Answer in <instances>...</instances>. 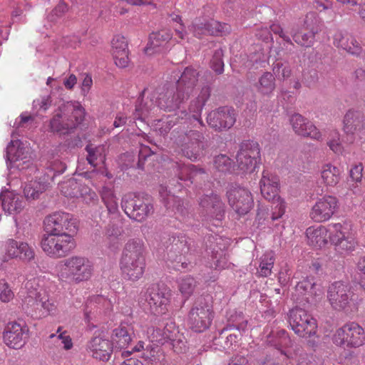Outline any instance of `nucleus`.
<instances>
[{
  "label": "nucleus",
  "instance_id": "obj_31",
  "mask_svg": "<svg viewBox=\"0 0 365 365\" xmlns=\"http://www.w3.org/2000/svg\"><path fill=\"white\" fill-rule=\"evenodd\" d=\"M306 237L309 245L314 249L324 248L329 242L331 235L329 225L328 227L315 225L309 227L306 230Z\"/></svg>",
  "mask_w": 365,
  "mask_h": 365
},
{
  "label": "nucleus",
  "instance_id": "obj_47",
  "mask_svg": "<svg viewBox=\"0 0 365 365\" xmlns=\"http://www.w3.org/2000/svg\"><path fill=\"white\" fill-rule=\"evenodd\" d=\"M91 307H94L99 312H103L105 314L110 312L113 309V304L111 301L103 296H96L88 302L87 309Z\"/></svg>",
  "mask_w": 365,
  "mask_h": 365
},
{
  "label": "nucleus",
  "instance_id": "obj_56",
  "mask_svg": "<svg viewBox=\"0 0 365 365\" xmlns=\"http://www.w3.org/2000/svg\"><path fill=\"white\" fill-rule=\"evenodd\" d=\"M14 297V293L9 284L5 279L0 280V301L4 303L11 302Z\"/></svg>",
  "mask_w": 365,
  "mask_h": 365
},
{
  "label": "nucleus",
  "instance_id": "obj_44",
  "mask_svg": "<svg viewBox=\"0 0 365 365\" xmlns=\"http://www.w3.org/2000/svg\"><path fill=\"white\" fill-rule=\"evenodd\" d=\"M176 173L181 180H190L198 174L203 173L202 169H197L195 165L190 164H180L175 163Z\"/></svg>",
  "mask_w": 365,
  "mask_h": 365
},
{
  "label": "nucleus",
  "instance_id": "obj_37",
  "mask_svg": "<svg viewBox=\"0 0 365 365\" xmlns=\"http://www.w3.org/2000/svg\"><path fill=\"white\" fill-rule=\"evenodd\" d=\"M133 327L128 323H121L119 327L114 329L112 334V344L116 348L124 349L132 340Z\"/></svg>",
  "mask_w": 365,
  "mask_h": 365
},
{
  "label": "nucleus",
  "instance_id": "obj_49",
  "mask_svg": "<svg viewBox=\"0 0 365 365\" xmlns=\"http://www.w3.org/2000/svg\"><path fill=\"white\" fill-rule=\"evenodd\" d=\"M86 150L88 153L87 160L88 163L93 167L97 166L99 163L103 164L105 156L103 155V148H92L91 145L86 147Z\"/></svg>",
  "mask_w": 365,
  "mask_h": 365
},
{
  "label": "nucleus",
  "instance_id": "obj_54",
  "mask_svg": "<svg viewBox=\"0 0 365 365\" xmlns=\"http://www.w3.org/2000/svg\"><path fill=\"white\" fill-rule=\"evenodd\" d=\"M272 201V220H275L280 218L285 212V202L279 196L275 197Z\"/></svg>",
  "mask_w": 365,
  "mask_h": 365
},
{
  "label": "nucleus",
  "instance_id": "obj_26",
  "mask_svg": "<svg viewBox=\"0 0 365 365\" xmlns=\"http://www.w3.org/2000/svg\"><path fill=\"white\" fill-rule=\"evenodd\" d=\"M235 120V110L227 107L210 112L207 118L208 125L216 130L230 128Z\"/></svg>",
  "mask_w": 365,
  "mask_h": 365
},
{
  "label": "nucleus",
  "instance_id": "obj_33",
  "mask_svg": "<svg viewBox=\"0 0 365 365\" xmlns=\"http://www.w3.org/2000/svg\"><path fill=\"white\" fill-rule=\"evenodd\" d=\"M190 30L194 35L200 38V35L208 34L210 35H218L223 34L228 30L227 24H222L214 19H210L206 23H200V19L195 20L192 24Z\"/></svg>",
  "mask_w": 365,
  "mask_h": 365
},
{
  "label": "nucleus",
  "instance_id": "obj_52",
  "mask_svg": "<svg viewBox=\"0 0 365 365\" xmlns=\"http://www.w3.org/2000/svg\"><path fill=\"white\" fill-rule=\"evenodd\" d=\"M195 286V281L190 276L182 277L179 281V289L186 298L192 293Z\"/></svg>",
  "mask_w": 365,
  "mask_h": 365
},
{
  "label": "nucleus",
  "instance_id": "obj_41",
  "mask_svg": "<svg viewBox=\"0 0 365 365\" xmlns=\"http://www.w3.org/2000/svg\"><path fill=\"white\" fill-rule=\"evenodd\" d=\"M103 203L109 213H115L118 210V198L112 184H106L98 190Z\"/></svg>",
  "mask_w": 365,
  "mask_h": 365
},
{
  "label": "nucleus",
  "instance_id": "obj_32",
  "mask_svg": "<svg viewBox=\"0 0 365 365\" xmlns=\"http://www.w3.org/2000/svg\"><path fill=\"white\" fill-rule=\"evenodd\" d=\"M32 174L31 175H23L19 174V177L23 180H26L25 185L24 187V196L27 200H36L46 190L47 184L46 181H39L36 178L38 176L36 174Z\"/></svg>",
  "mask_w": 365,
  "mask_h": 365
},
{
  "label": "nucleus",
  "instance_id": "obj_57",
  "mask_svg": "<svg viewBox=\"0 0 365 365\" xmlns=\"http://www.w3.org/2000/svg\"><path fill=\"white\" fill-rule=\"evenodd\" d=\"M212 260L214 262L215 269H223L228 268L230 264L225 253L223 250L216 251L212 253Z\"/></svg>",
  "mask_w": 365,
  "mask_h": 365
},
{
  "label": "nucleus",
  "instance_id": "obj_42",
  "mask_svg": "<svg viewBox=\"0 0 365 365\" xmlns=\"http://www.w3.org/2000/svg\"><path fill=\"white\" fill-rule=\"evenodd\" d=\"M200 205L204 208L213 210V212H217V223L215 225L218 226L222 212V206L220 197L216 194L206 195L200 200Z\"/></svg>",
  "mask_w": 365,
  "mask_h": 365
},
{
  "label": "nucleus",
  "instance_id": "obj_64",
  "mask_svg": "<svg viewBox=\"0 0 365 365\" xmlns=\"http://www.w3.org/2000/svg\"><path fill=\"white\" fill-rule=\"evenodd\" d=\"M57 338L61 341L63 349L68 351L73 348V344L71 337L67 334L66 331L60 333Z\"/></svg>",
  "mask_w": 365,
  "mask_h": 365
},
{
  "label": "nucleus",
  "instance_id": "obj_28",
  "mask_svg": "<svg viewBox=\"0 0 365 365\" xmlns=\"http://www.w3.org/2000/svg\"><path fill=\"white\" fill-rule=\"evenodd\" d=\"M290 124L294 133L299 135L317 140L322 138V135L319 129L311 121L298 113H294L291 116Z\"/></svg>",
  "mask_w": 365,
  "mask_h": 365
},
{
  "label": "nucleus",
  "instance_id": "obj_8",
  "mask_svg": "<svg viewBox=\"0 0 365 365\" xmlns=\"http://www.w3.org/2000/svg\"><path fill=\"white\" fill-rule=\"evenodd\" d=\"M41 247L50 257L61 258L68 255L75 248V237L70 234L46 232L41 239Z\"/></svg>",
  "mask_w": 365,
  "mask_h": 365
},
{
  "label": "nucleus",
  "instance_id": "obj_35",
  "mask_svg": "<svg viewBox=\"0 0 365 365\" xmlns=\"http://www.w3.org/2000/svg\"><path fill=\"white\" fill-rule=\"evenodd\" d=\"M334 44L352 55L358 56L362 51L359 42L353 36L349 34L336 33L334 36Z\"/></svg>",
  "mask_w": 365,
  "mask_h": 365
},
{
  "label": "nucleus",
  "instance_id": "obj_58",
  "mask_svg": "<svg viewBox=\"0 0 365 365\" xmlns=\"http://www.w3.org/2000/svg\"><path fill=\"white\" fill-rule=\"evenodd\" d=\"M274 73L283 79L287 78L291 76V68L287 63L277 62L273 67Z\"/></svg>",
  "mask_w": 365,
  "mask_h": 365
},
{
  "label": "nucleus",
  "instance_id": "obj_30",
  "mask_svg": "<svg viewBox=\"0 0 365 365\" xmlns=\"http://www.w3.org/2000/svg\"><path fill=\"white\" fill-rule=\"evenodd\" d=\"M111 53L115 63L120 68H125L129 63L128 43L125 37L116 34L111 41Z\"/></svg>",
  "mask_w": 365,
  "mask_h": 365
},
{
  "label": "nucleus",
  "instance_id": "obj_51",
  "mask_svg": "<svg viewBox=\"0 0 365 365\" xmlns=\"http://www.w3.org/2000/svg\"><path fill=\"white\" fill-rule=\"evenodd\" d=\"M327 145L334 153L336 154L342 153L344 148L341 142L340 134L337 130H334L330 132L327 139Z\"/></svg>",
  "mask_w": 365,
  "mask_h": 365
},
{
  "label": "nucleus",
  "instance_id": "obj_34",
  "mask_svg": "<svg viewBox=\"0 0 365 365\" xmlns=\"http://www.w3.org/2000/svg\"><path fill=\"white\" fill-rule=\"evenodd\" d=\"M259 185L261 193L266 200L271 201L278 196L279 178L277 175L264 171Z\"/></svg>",
  "mask_w": 365,
  "mask_h": 365
},
{
  "label": "nucleus",
  "instance_id": "obj_53",
  "mask_svg": "<svg viewBox=\"0 0 365 365\" xmlns=\"http://www.w3.org/2000/svg\"><path fill=\"white\" fill-rule=\"evenodd\" d=\"M229 321L232 324H228L225 329H223L221 333H222L225 330H231L233 329H236L240 331H245L247 327V320H244L242 319V317L240 314L236 315L235 317L231 316L229 318Z\"/></svg>",
  "mask_w": 365,
  "mask_h": 365
},
{
  "label": "nucleus",
  "instance_id": "obj_12",
  "mask_svg": "<svg viewBox=\"0 0 365 365\" xmlns=\"http://www.w3.org/2000/svg\"><path fill=\"white\" fill-rule=\"evenodd\" d=\"M43 222L46 233H65L75 237L78 232L76 220L67 212H53L47 216Z\"/></svg>",
  "mask_w": 365,
  "mask_h": 365
},
{
  "label": "nucleus",
  "instance_id": "obj_38",
  "mask_svg": "<svg viewBox=\"0 0 365 365\" xmlns=\"http://www.w3.org/2000/svg\"><path fill=\"white\" fill-rule=\"evenodd\" d=\"M187 135L188 138H192V141L185 146L182 153L187 158L195 160L200 158L202 153L203 145L201 139L202 135L196 131H190Z\"/></svg>",
  "mask_w": 365,
  "mask_h": 365
},
{
  "label": "nucleus",
  "instance_id": "obj_19",
  "mask_svg": "<svg viewBox=\"0 0 365 365\" xmlns=\"http://www.w3.org/2000/svg\"><path fill=\"white\" fill-rule=\"evenodd\" d=\"M148 338L151 343L164 344L171 341L173 346H175L178 343L182 344L183 347L185 346L182 334L173 322H168L163 329H148Z\"/></svg>",
  "mask_w": 365,
  "mask_h": 365
},
{
  "label": "nucleus",
  "instance_id": "obj_45",
  "mask_svg": "<svg viewBox=\"0 0 365 365\" xmlns=\"http://www.w3.org/2000/svg\"><path fill=\"white\" fill-rule=\"evenodd\" d=\"M145 353L143 354V357L148 361L150 365H159L164 360V354L163 351L155 344L153 346H147Z\"/></svg>",
  "mask_w": 365,
  "mask_h": 365
},
{
  "label": "nucleus",
  "instance_id": "obj_39",
  "mask_svg": "<svg viewBox=\"0 0 365 365\" xmlns=\"http://www.w3.org/2000/svg\"><path fill=\"white\" fill-rule=\"evenodd\" d=\"M341 170L331 164H324L320 169V176L322 183L327 187H335L340 181Z\"/></svg>",
  "mask_w": 365,
  "mask_h": 365
},
{
  "label": "nucleus",
  "instance_id": "obj_10",
  "mask_svg": "<svg viewBox=\"0 0 365 365\" xmlns=\"http://www.w3.org/2000/svg\"><path fill=\"white\" fill-rule=\"evenodd\" d=\"M331 235L329 240L340 255H346L353 252L357 245L355 234L348 222L329 224Z\"/></svg>",
  "mask_w": 365,
  "mask_h": 365
},
{
  "label": "nucleus",
  "instance_id": "obj_11",
  "mask_svg": "<svg viewBox=\"0 0 365 365\" xmlns=\"http://www.w3.org/2000/svg\"><path fill=\"white\" fill-rule=\"evenodd\" d=\"M332 341L342 347H359L365 343V331L357 323L349 322L336 330Z\"/></svg>",
  "mask_w": 365,
  "mask_h": 365
},
{
  "label": "nucleus",
  "instance_id": "obj_3",
  "mask_svg": "<svg viewBox=\"0 0 365 365\" xmlns=\"http://www.w3.org/2000/svg\"><path fill=\"white\" fill-rule=\"evenodd\" d=\"M5 159L10 173L16 171L23 175L35 174L37 168L34 163L32 149L29 143L12 139L6 148Z\"/></svg>",
  "mask_w": 365,
  "mask_h": 365
},
{
  "label": "nucleus",
  "instance_id": "obj_24",
  "mask_svg": "<svg viewBox=\"0 0 365 365\" xmlns=\"http://www.w3.org/2000/svg\"><path fill=\"white\" fill-rule=\"evenodd\" d=\"M237 166L245 173H251L255 170L259 163L260 150L258 145L249 148L242 146L236 156Z\"/></svg>",
  "mask_w": 365,
  "mask_h": 365
},
{
  "label": "nucleus",
  "instance_id": "obj_22",
  "mask_svg": "<svg viewBox=\"0 0 365 365\" xmlns=\"http://www.w3.org/2000/svg\"><path fill=\"white\" fill-rule=\"evenodd\" d=\"M27 332L26 327L15 322H9L4 328L3 341L9 348L21 349L26 344Z\"/></svg>",
  "mask_w": 365,
  "mask_h": 365
},
{
  "label": "nucleus",
  "instance_id": "obj_46",
  "mask_svg": "<svg viewBox=\"0 0 365 365\" xmlns=\"http://www.w3.org/2000/svg\"><path fill=\"white\" fill-rule=\"evenodd\" d=\"M123 233L120 226L117 225H109L106 230V242L110 247H116L119 243L120 237Z\"/></svg>",
  "mask_w": 365,
  "mask_h": 365
},
{
  "label": "nucleus",
  "instance_id": "obj_40",
  "mask_svg": "<svg viewBox=\"0 0 365 365\" xmlns=\"http://www.w3.org/2000/svg\"><path fill=\"white\" fill-rule=\"evenodd\" d=\"M317 21L316 18V14L314 13H309L307 15L306 19L304 21V25L307 29H309L311 31L308 33L304 34H294L293 35V39L296 43L300 44L303 46H310L314 38L315 31L312 25L316 24Z\"/></svg>",
  "mask_w": 365,
  "mask_h": 365
},
{
  "label": "nucleus",
  "instance_id": "obj_2",
  "mask_svg": "<svg viewBox=\"0 0 365 365\" xmlns=\"http://www.w3.org/2000/svg\"><path fill=\"white\" fill-rule=\"evenodd\" d=\"M93 264L86 257L72 256L56 267V275L63 284H77L88 281L93 276Z\"/></svg>",
  "mask_w": 365,
  "mask_h": 365
},
{
  "label": "nucleus",
  "instance_id": "obj_5",
  "mask_svg": "<svg viewBox=\"0 0 365 365\" xmlns=\"http://www.w3.org/2000/svg\"><path fill=\"white\" fill-rule=\"evenodd\" d=\"M144 246L140 240H130L125 245L120 260V269L128 279H139L144 273Z\"/></svg>",
  "mask_w": 365,
  "mask_h": 365
},
{
  "label": "nucleus",
  "instance_id": "obj_62",
  "mask_svg": "<svg viewBox=\"0 0 365 365\" xmlns=\"http://www.w3.org/2000/svg\"><path fill=\"white\" fill-rule=\"evenodd\" d=\"M51 102V101L49 96H43L34 101L33 106L35 109L38 108L39 110L45 112L50 107Z\"/></svg>",
  "mask_w": 365,
  "mask_h": 365
},
{
  "label": "nucleus",
  "instance_id": "obj_63",
  "mask_svg": "<svg viewBox=\"0 0 365 365\" xmlns=\"http://www.w3.org/2000/svg\"><path fill=\"white\" fill-rule=\"evenodd\" d=\"M93 85V79L91 75L88 73L83 74V78L81 82V93L83 96H86Z\"/></svg>",
  "mask_w": 365,
  "mask_h": 365
},
{
  "label": "nucleus",
  "instance_id": "obj_18",
  "mask_svg": "<svg viewBox=\"0 0 365 365\" xmlns=\"http://www.w3.org/2000/svg\"><path fill=\"white\" fill-rule=\"evenodd\" d=\"M145 294V299L152 313L155 315L166 313L170 297V290L169 289L152 286L148 289Z\"/></svg>",
  "mask_w": 365,
  "mask_h": 365
},
{
  "label": "nucleus",
  "instance_id": "obj_29",
  "mask_svg": "<svg viewBox=\"0 0 365 365\" xmlns=\"http://www.w3.org/2000/svg\"><path fill=\"white\" fill-rule=\"evenodd\" d=\"M290 124L294 133L299 135L317 140L322 138V135L319 129L311 121L298 113H294L291 116Z\"/></svg>",
  "mask_w": 365,
  "mask_h": 365
},
{
  "label": "nucleus",
  "instance_id": "obj_55",
  "mask_svg": "<svg viewBox=\"0 0 365 365\" xmlns=\"http://www.w3.org/2000/svg\"><path fill=\"white\" fill-rule=\"evenodd\" d=\"M314 279L313 277H307V279L299 282L296 285V291L300 294H305L307 293L314 294Z\"/></svg>",
  "mask_w": 365,
  "mask_h": 365
},
{
  "label": "nucleus",
  "instance_id": "obj_17",
  "mask_svg": "<svg viewBox=\"0 0 365 365\" xmlns=\"http://www.w3.org/2000/svg\"><path fill=\"white\" fill-rule=\"evenodd\" d=\"M58 188L62 195L66 197L81 198L87 205L98 202L96 193L76 178L64 180L59 184Z\"/></svg>",
  "mask_w": 365,
  "mask_h": 365
},
{
  "label": "nucleus",
  "instance_id": "obj_21",
  "mask_svg": "<svg viewBox=\"0 0 365 365\" xmlns=\"http://www.w3.org/2000/svg\"><path fill=\"white\" fill-rule=\"evenodd\" d=\"M342 129L348 137H351V143L354 135L361 138L365 135V115L358 110H349L344 115Z\"/></svg>",
  "mask_w": 365,
  "mask_h": 365
},
{
  "label": "nucleus",
  "instance_id": "obj_20",
  "mask_svg": "<svg viewBox=\"0 0 365 365\" xmlns=\"http://www.w3.org/2000/svg\"><path fill=\"white\" fill-rule=\"evenodd\" d=\"M230 205L239 215L247 214L253 206V198L250 192L241 187H231L227 192Z\"/></svg>",
  "mask_w": 365,
  "mask_h": 365
},
{
  "label": "nucleus",
  "instance_id": "obj_4",
  "mask_svg": "<svg viewBox=\"0 0 365 365\" xmlns=\"http://www.w3.org/2000/svg\"><path fill=\"white\" fill-rule=\"evenodd\" d=\"M85 114V109L81 103H63L50 120V130L60 135L69 133L82 123Z\"/></svg>",
  "mask_w": 365,
  "mask_h": 365
},
{
  "label": "nucleus",
  "instance_id": "obj_27",
  "mask_svg": "<svg viewBox=\"0 0 365 365\" xmlns=\"http://www.w3.org/2000/svg\"><path fill=\"white\" fill-rule=\"evenodd\" d=\"M121 206L128 216L136 221L143 220L153 212V206L150 204L145 203L138 198L128 201L125 196L122 199Z\"/></svg>",
  "mask_w": 365,
  "mask_h": 365
},
{
  "label": "nucleus",
  "instance_id": "obj_14",
  "mask_svg": "<svg viewBox=\"0 0 365 365\" xmlns=\"http://www.w3.org/2000/svg\"><path fill=\"white\" fill-rule=\"evenodd\" d=\"M212 306L208 301H197L190 311L188 325L196 332H202L207 329L213 319Z\"/></svg>",
  "mask_w": 365,
  "mask_h": 365
},
{
  "label": "nucleus",
  "instance_id": "obj_25",
  "mask_svg": "<svg viewBox=\"0 0 365 365\" xmlns=\"http://www.w3.org/2000/svg\"><path fill=\"white\" fill-rule=\"evenodd\" d=\"M0 199L2 210L5 214L12 215L15 222H16V216L20 214L26 206V202L23 197L13 190L5 188L0 193Z\"/></svg>",
  "mask_w": 365,
  "mask_h": 365
},
{
  "label": "nucleus",
  "instance_id": "obj_1",
  "mask_svg": "<svg viewBox=\"0 0 365 365\" xmlns=\"http://www.w3.org/2000/svg\"><path fill=\"white\" fill-rule=\"evenodd\" d=\"M198 73L192 68H186L175 85L159 93L155 101L158 106L167 111L178 108L192 91Z\"/></svg>",
  "mask_w": 365,
  "mask_h": 365
},
{
  "label": "nucleus",
  "instance_id": "obj_61",
  "mask_svg": "<svg viewBox=\"0 0 365 365\" xmlns=\"http://www.w3.org/2000/svg\"><path fill=\"white\" fill-rule=\"evenodd\" d=\"M159 192L165 205L168 208H171L173 207L172 203L176 202V197L174 195H170V192L167 190V188L163 186L160 187Z\"/></svg>",
  "mask_w": 365,
  "mask_h": 365
},
{
  "label": "nucleus",
  "instance_id": "obj_43",
  "mask_svg": "<svg viewBox=\"0 0 365 365\" xmlns=\"http://www.w3.org/2000/svg\"><path fill=\"white\" fill-rule=\"evenodd\" d=\"M274 253L271 251L265 252L259 258V265L257 274L260 277H267L271 274L274 263Z\"/></svg>",
  "mask_w": 365,
  "mask_h": 365
},
{
  "label": "nucleus",
  "instance_id": "obj_16",
  "mask_svg": "<svg viewBox=\"0 0 365 365\" xmlns=\"http://www.w3.org/2000/svg\"><path fill=\"white\" fill-rule=\"evenodd\" d=\"M339 202L336 196L326 194L318 197L309 212L310 218L316 222L329 221L338 211Z\"/></svg>",
  "mask_w": 365,
  "mask_h": 365
},
{
  "label": "nucleus",
  "instance_id": "obj_15",
  "mask_svg": "<svg viewBox=\"0 0 365 365\" xmlns=\"http://www.w3.org/2000/svg\"><path fill=\"white\" fill-rule=\"evenodd\" d=\"M289 323L292 330L302 338L316 334L317 322L305 310L295 307L289 311Z\"/></svg>",
  "mask_w": 365,
  "mask_h": 365
},
{
  "label": "nucleus",
  "instance_id": "obj_23",
  "mask_svg": "<svg viewBox=\"0 0 365 365\" xmlns=\"http://www.w3.org/2000/svg\"><path fill=\"white\" fill-rule=\"evenodd\" d=\"M112 342L103 334L93 336L87 344V351L94 359L107 361L113 352Z\"/></svg>",
  "mask_w": 365,
  "mask_h": 365
},
{
  "label": "nucleus",
  "instance_id": "obj_48",
  "mask_svg": "<svg viewBox=\"0 0 365 365\" xmlns=\"http://www.w3.org/2000/svg\"><path fill=\"white\" fill-rule=\"evenodd\" d=\"M275 88L274 78L271 73H264L259 81V91L264 95H269Z\"/></svg>",
  "mask_w": 365,
  "mask_h": 365
},
{
  "label": "nucleus",
  "instance_id": "obj_13",
  "mask_svg": "<svg viewBox=\"0 0 365 365\" xmlns=\"http://www.w3.org/2000/svg\"><path fill=\"white\" fill-rule=\"evenodd\" d=\"M35 257L34 249L28 243L9 239L0 247V260L8 262L14 259L22 262H31Z\"/></svg>",
  "mask_w": 365,
  "mask_h": 365
},
{
  "label": "nucleus",
  "instance_id": "obj_59",
  "mask_svg": "<svg viewBox=\"0 0 365 365\" xmlns=\"http://www.w3.org/2000/svg\"><path fill=\"white\" fill-rule=\"evenodd\" d=\"M222 56V51L221 50H217L211 61V67L217 73H222L224 70V63Z\"/></svg>",
  "mask_w": 365,
  "mask_h": 365
},
{
  "label": "nucleus",
  "instance_id": "obj_9",
  "mask_svg": "<svg viewBox=\"0 0 365 365\" xmlns=\"http://www.w3.org/2000/svg\"><path fill=\"white\" fill-rule=\"evenodd\" d=\"M327 298L331 307L336 310H356L361 301L350 287L342 282H336L329 286Z\"/></svg>",
  "mask_w": 365,
  "mask_h": 365
},
{
  "label": "nucleus",
  "instance_id": "obj_7",
  "mask_svg": "<svg viewBox=\"0 0 365 365\" xmlns=\"http://www.w3.org/2000/svg\"><path fill=\"white\" fill-rule=\"evenodd\" d=\"M35 283L38 286L36 287L33 294L34 299H29L26 302L28 306H30L31 315L36 318H43L47 315L53 313L56 310L55 304L51 301L43 289V281L41 277H33L28 279L25 283V289H32L33 284Z\"/></svg>",
  "mask_w": 365,
  "mask_h": 365
},
{
  "label": "nucleus",
  "instance_id": "obj_36",
  "mask_svg": "<svg viewBox=\"0 0 365 365\" xmlns=\"http://www.w3.org/2000/svg\"><path fill=\"white\" fill-rule=\"evenodd\" d=\"M210 97V90L208 88H203L197 98L192 101L189 107L190 114L188 119L193 121L194 126L197 125H202L200 120V113L206 101Z\"/></svg>",
  "mask_w": 365,
  "mask_h": 365
},
{
  "label": "nucleus",
  "instance_id": "obj_60",
  "mask_svg": "<svg viewBox=\"0 0 365 365\" xmlns=\"http://www.w3.org/2000/svg\"><path fill=\"white\" fill-rule=\"evenodd\" d=\"M67 11V6L64 3H60L48 15V19L50 21H56Z\"/></svg>",
  "mask_w": 365,
  "mask_h": 365
},
{
  "label": "nucleus",
  "instance_id": "obj_6",
  "mask_svg": "<svg viewBox=\"0 0 365 365\" xmlns=\"http://www.w3.org/2000/svg\"><path fill=\"white\" fill-rule=\"evenodd\" d=\"M172 20L178 24L175 27V35L173 36L168 29H162L160 31L153 32L150 34L149 40L146 47L144 49L145 54L151 56L153 54L164 52L168 50V43L170 41L180 42L186 38L187 33L185 26L182 24V19L178 15L172 16Z\"/></svg>",
  "mask_w": 365,
  "mask_h": 365
},
{
  "label": "nucleus",
  "instance_id": "obj_50",
  "mask_svg": "<svg viewBox=\"0 0 365 365\" xmlns=\"http://www.w3.org/2000/svg\"><path fill=\"white\" fill-rule=\"evenodd\" d=\"M216 170L222 173H228L234 170L231 159L225 155H217L214 160Z\"/></svg>",
  "mask_w": 365,
  "mask_h": 365
}]
</instances>
